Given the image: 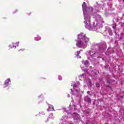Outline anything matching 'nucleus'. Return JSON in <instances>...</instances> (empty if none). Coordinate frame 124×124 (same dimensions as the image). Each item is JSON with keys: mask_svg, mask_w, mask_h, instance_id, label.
<instances>
[{"mask_svg": "<svg viewBox=\"0 0 124 124\" xmlns=\"http://www.w3.org/2000/svg\"><path fill=\"white\" fill-rule=\"evenodd\" d=\"M60 78V79H62V77L61 76H59Z\"/></svg>", "mask_w": 124, "mask_h": 124, "instance_id": "2eb2a0df", "label": "nucleus"}, {"mask_svg": "<svg viewBox=\"0 0 124 124\" xmlns=\"http://www.w3.org/2000/svg\"><path fill=\"white\" fill-rule=\"evenodd\" d=\"M115 33H116V31H115Z\"/></svg>", "mask_w": 124, "mask_h": 124, "instance_id": "412c9836", "label": "nucleus"}, {"mask_svg": "<svg viewBox=\"0 0 124 124\" xmlns=\"http://www.w3.org/2000/svg\"><path fill=\"white\" fill-rule=\"evenodd\" d=\"M90 91H87V93L89 94L90 93Z\"/></svg>", "mask_w": 124, "mask_h": 124, "instance_id": "ddd939ff", "label": "nucleus"}, {"mask_svg": "<svg viewBox=\"0 0 124 124\" xmlns=\"http://www.w3.org/2000/svg\"><path fill=\"white\" fill-rule=\"evenodd\" d=\"M77 83H76L75 85H76Z\"/></svg>", "mask_w": 124, "mask_h": 124, "instance_id": "4be33fe9", "label": "nucleus"}, {"mask_svg": "<svg viewBox=\"0 0 124 124\" xmlns=\"http://www.w3.org/2000/svg\"><path fill=\"white\" fill-rule=\"evenodd\" d=\"M80 77H84V75H82L80 76Z\"/></svg>", "mask_w": 124, "mask_h": 124, "instance_id": "4468645a", "label": "nucleus"}, {"mask_svg": "<svg viewBox=\"0 0 124 124\" xmlns=\"http://www.w3.org/2000/svg\"><path fill=\"white\" fill-rule=\"evenodd\" d=\"M73 117L74 119H77V118H79L80 115H79L78 113H75L73 114Z\"/></svg>", "mask_w": 124, "mask_h": 124, "instance_id": "f03ea898", "label": "nucleus"}, {"mask_svg": "<svg viewBox=\"0 0 124 124\" xmlns=\"http://www.w3.org/2000/svg\"><path fill=\"white\" fill-rule=\"evenodd\" d=\"M80 51L77 52V57L78 59H81V56H80Z\"/></svg>", "mask_w": 124, "mask_h": 124, "instance_id": "20e7f679", "label": "nucleus"}, {"mask_svg": "<svg viewBox=\"0 0 124 124\" xmlns=\"http://www.w3.org/2000/svg\"><path fill=\"white\" fill-rule=\"evenodd\" d=\"M9 82H10V78H8L7 80L5 81L4 83V88H6V87L8 86V84H9Z\"/></svg>", "mask_w": 124, "mask_h": 124, "instance_id": "f257e3e1", "label": "nucleus"}, {"mask_svg": "<svg viewBox=\"0 0 124 124\" xmlns=\"http://www.w3.org/2000/svg\"><path fill=\"white\" fill-rule=\"evenodd\" d=\"M84 63V64H85V65H88V64H89V62H88L87 61H82V63Z\"/></svg>", "mask_w": 124, "mask_h": 124, "instance_id": "423d86ee", "label": "nucleus"}, {"mask_svg": "<svg viewBox=\"0 0 124 124\" xmlns=\"http://www.w3.org/2000/svg\"><path fill=\"white\" fill-rule=\"evenodd\" d=\"M87 7V3L86 2H84L82 4V8L84 9V8H86Z\"/></svg>", "mask_w": 124, "mask_h": 124, "instance_id": "39448f33", "label": "nucleus"}, {"mask_svg": "<svg viewBox=\"0 0 124 124\" xmlns=\"http://www.w3.org/2000/svg\"><path fill=\"white\" fill-rule=\"evenodd\" d=\"M45 115V113L43 111H41L39 112V116H44Z\"/></svg>", "mask_w": 124, "mask_h": 124, "instance_id": "6e6552de", "label": "nucleus"}, {"mask_svg": "<svg viewBox=\"0 0 124 124\" xmlns=\"http://www.w3.org/2000/svg\"><path fill=\"white\" fill-rule=\"evenodd\" d=\"M41 39V37L38 36L35 38V40L36 41H38L39 40H40Z\"/></svg>", "mask_w": 124, "mask_h": 124, "instance_id": "0eeeda50", "label": "nucleus"}, {"mask_svg": "<svg viewBox=\"0 0 124 124\" xmlns=\"http://www.w3.org/2000/svg\"><path fill=\"white\" fill-rule=\"evenodd\" d=\"M85 27H86V28H88V26L85 25Z\"/></svg>", "mask_w": 124, "mask_h": 124, "instance_id": "dca6fc26", "label": "nucleus"}, {"mask_svg": "<svg viewBox=\"0 0 124 124\" xmlns=\"http://www.w3.org/2000/svg\"><path fill=\"white\" fill-rule=\"evenodd\" d=\"M95 85H96V87H99V84L96 83Z\"/></svg>", "mask_w": 124, "mask_h": 124, "instance_id": "f8f14e48", "label": "nucleus"}, {"mask_svg": "<svg viewBox=\"0 0 124 124\" xmlns=\"http://www.w3.org/2000/svg\"><path fill=\"white\" fill-rule=\"evenodd\" d=\"M83 39L85 42L89 41V39L85 36H83Z\"/></svg>", "mask_w": 124, "mask_h": 124, "instance_id": "1a4fd4ad", "label": "nucleus"}, {"mask_svg": "<svg viewBox=\"0 0 124 124\" xmlns=\"http://www.w3.org/2000/svg\"><path fill=\"white\" fill-rule=\"evenodd\" d=\"M15 48H16V46H15Z\"/></svg>", "mask_w": 124, "mask_h": 124, "instance_id": "aec40b11", "label": "nucleus"}, {"mask_svg": "<svg viewBox=\"0 0 124 124\" xmlns=\"http://www.w3.org/2000/svg\"><path fill=\"white\" fill-rule=\"evenodd\" d=\"M123 2H124V0H123Z\"/></svg>", "mask_w": 124, "mask_h": 124, "instance_id": "6ab92c4d", "label": "nucleus"}, {"mask_svg": "<svg viewBox=\"0 0 124 124\" xmlns=\"http://www.w3.org/2000/svg\"><path fill=\"white\" fill-rule=\"evenodd\" d=\"M79 35L80 36H82V34H80Z\"/></svg>", "mask_w": 124, "mask_h": 124, "instance_id": "f3484780", "label": "nucleus"}, {"mask_svg": "<svg viewBox=\"0 0 124 124\" xmlns=\"http://www.w3.org/2000/svg\"><path fill=\"white\" fill-rule=\"evenodd\" d=\"M116 25H114L112 27L113 29H114V30H116Z\"/></svg>", "mask_w": 124, "mask_h": 124, "instance_id": "9b49d317", "label": "nucleus"}, {"mask_svg": "<svg viewBox=\"0 0 124 124\" xmlns=\"http://www.w3.org/2000/svg\"><path fill=\"white\" fill-rule=\"evenodd\" d=\"M87 101H88V102H89V103H91V98H88V99H87Z\"/></svg>", "mask_w": 124, "mask_h": 124, "instance_id": "9d476101", "label": "nucleus"}, {"mask_svg": "<svg viewBox=\"0 0 124 124\" xmlns=\"http://www.w3.org/2000/svg\"><path fill=\"white\" fill-rule=\"evenodd\" d=\"M16 46H19V44H17V45Z\"/></svg>", "mask_w": 124, "mask_h": 124, "instance_id": "a211bd4d", "label": "nucleus"}, {"mask_svg": "<svg viewBox=\"0 0 124 124\" xmlns=\"http://www.w3.org/2000/svg\"><path fill=\"white\" fill-rule=\"evenodd\" d=\"M77 46L78 47H81V46H82V42H81V41H78L77 43Z\"/></svg>", "mask_w": 124, "mask_h": 124, "instance_id": "7ed1b4c3", "label": "nucleus"}]
</instances>
